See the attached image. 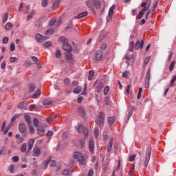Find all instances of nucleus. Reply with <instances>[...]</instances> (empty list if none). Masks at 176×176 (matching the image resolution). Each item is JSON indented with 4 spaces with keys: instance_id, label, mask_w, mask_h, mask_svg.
I'll return each instance as SVG.
<instances>
[{
    "instance_id": "59",
    "label": "nucleus",
    "mask_w": 176,
    "mask_h": 176,
    "mask_svg": "<svg viewBox=\"0 0 176 176\" xmlns=\"http://www.w3.org/2000/svg\"><path fill=\"white\" fill-rule=\"evenodd\" d=\"M107 47H108V45L106 43H103L100 45V49L102 50H106Z\"/></svg>"
},
{
    "instance_id": "26",
    "label": "nucleus",
    "mask_w": 176,
    "mask_h": 176,
    "mask_svg": "<svg viewBox=\"0 0 176 176\" xmlns=\"http://www.w3.org/2000/svg\"><path fill=\"white\" fill-rule=\"evenodd\" d=\"M31 58H32V61H34V63H35V64H36L38 68H41V65L38 63L39 60H38V58L36 56H32Z\"/></svg>"
},
{
    "instance_id": "50",
    "label": "nucleus",
    "mask_w": 176,
    "mask_h": 176,
    "mask_svg": "<svg viewBox=\"0 0 176 176\" xmlns=\"http://www.w3.org/2000/svg\"><path fill=\"white\" fill-rule=\"evenodd\" d=\"M1 68L3 70H5V69L6 68V60H3L1 64Z\"/></svg>"
},
{
    "instance_id": "37",
    "label": "nucleus",
    "mask_w": 176,
    "mask_h": 176,
    "mask_svg": "<svg viewBox=\"0 0 176 176\" xmlns=\"http://www.w3.org/2000/svg\"><path fill=\"white\" fill-rule=\"evenodd\" d=\"M12 27H13V25L12 24V23H7L6 26H5V29L7 30L8 31L12 30Z\"/></svg>"
},
{
    "instance_id": "17",
    "label": "nucleus",
    "mask_w": 176,
    "mask_h": 176,
    "mask_svg": "<svg viewBox=\"0 0 176 176\" xmlns=\"http://www.w3.org/2000/svg\"><path fill=\"white\" fill-rule=\"evenodd\" d=\"M112 145H113V138H110L109 142V144L107 145V151L108 152H111L112 151Z\"/></svg>"
},
{
    "instance_id": "62",
    "label": "nucleus",
    "mask_w": 176,
    "mask_h": 176,
    "mask_svg": "<svg viewBox=\"0 0 176 176\" xmlns=\"http://www.w3.org/2000/svg\"><path fill=\"white\" fill-rule=\"evenodd\" d=\"M12 162H14V163H17L19 162V157L17 156H14L12 157Z\"/></svg>"
},
{
    "instance_id": "56",
    "label": "nucleus",
    "mask_w": 176,
    "mask_h": 176,
    "mask_svg": "<svg viewBox=\"0 0 176 176\" xmlns=\"http://www.w3.org/2000/svg\"><path fill=\"white\" fill-rule=\"evenodd\" d=\"M44 47H50L52 46V42L47 41L43 44Z\"/></svg>"
},
{
    "instance_id": "11",
    "label": "nucleus",
    "mask_w": 176,
    "mask_h": 176,
    "mask_svg": "<svg viewBox=\"0 0 176 176\" xmlns=\"http://www.w3.org/2000/svg\"><path fill=\"white\" fill-rule=\"evenodd\" d=\"M65 57L66 59L68 60L69 63H70V64H72V63H74V58H72V54L71 53V52H65Z\"/></svg>"
},
{
    "instance_id": "45",
    "label": "nucleus",
    "mask_w": 176,
    "mask_h": 176,
    "mask_svg": "<svg viewBox=\"0 0 176 176\" xmlns=\"http://www.w3.org/2000/svg\"><path fill=\"white\" fill-rule=\"evenodd\" d=\"M41 5L43 8H46L49 5V1L47 0H42Z\"/></svg>"
},
{
    "instance_id": "15",
    "label": "nucleus",
    "mask_w": 176,
    "mask_h": 176,
    "mask_svg": "<svg viewBox=\"0 0 176 176\" xmlns=\"http://www.w3.org/2000/svg\"><path fill=\"white\" fill-rule=\"evenodd\" d=\"M94 6H95L96 9H101V1L94 0Z\"/></svg>"
},
{
    "instance_id": "25",
    "label": "nucleus",
    "mask_w": 176,
    "mask_h": 176,
    "mask_svg": "<svg viewBox=\"0 0 176 176\" xmlns=\"http://www.w3.org/2000/svg\"><path fill=\"white\" fill-rule=\"evenodd\" d=\"M32 97L34 99L39 98L41 97V89L36 90Z\"/></svg>"
},
{
    "instance_id": "8",
    "label": "nucleus",
    "mask_w": 176,
    "mask_h": 176,
    "mask_svg": "<svg viewBox=\"0 0 176 176\" xmlns=\"http://www.w3.org/2000/svg\"><path fill=\"white\" fill-rule=\"evenodd\" d=\"M35 38L37 42L42 43L46 41V36H43L42 34L37 33L35 35Z\"/></svg>"
},
{
    "instance_id": "7",
    "label": "nucleus",
    "mask_w": 176,
    "mask_h": 176,
    "mask_svg": "<svg viewBox=\"0 0 176 176\" xmlns=\"http://www.w3.org/2000/svg\"><path fill=\"white\" fill-rule=\"evenodd\" d=\"M78 133H84V136L85 138H87L89 135V129L87 128H84L83 125L80 124L78 128Z\"/></svg>"
},
{
    "instance_id": "49",
    "label": "nucleus",
    "mask_w": 176,
    "mask_h": 176,
    "mask_svg": "<svg viewBox=\"0 0 176 176\" xmlns=\"http://www.w3.org/2000/svg\"><path fill=\"white\" fill-rule=\"evenodd\" d=\"M20 117V114L19 113H16L15 115H14L12 116V118H11V122H14V120H16V119H17V118H19Z\"/></svg>"
},
{
    "instance_id": "43",
    "label": "nucleus",
    "mask_w": 176,
    "mask_h": 176,
    "mask_svg": "<svg viewBox=\"0 0 176 176\" xmlns=\"http://www.w3.org/2000/svg\"><path fill=\"white\" fill-rule=\"evenodd\" d=\"M78 113L81 115V116H85V109L83 107L78 108Z\"/></svg>"
},
{
    "instance_id": "48",
    "label": "nucleus",
    "mask_w": 176,
    "mask_h": 176,
    "mask_svg": "<svg viewBox=\"0 0 176 176\" xmlns=\"http://www.w3.org/2000/svg\"><path fill=\"white\" fill-rule=\"evenodd\" d=\"M176 81V75H174L172 77V79L170 80V87H173L174 86V83Z\"/></svg>"
},
{
    "instance_id": "24",
    "label": "nucleus",
    "mask_w": 176,
    "mask_h": 176,
    "mask_svg": "<svg viewBox=\"0 0 176 176\" xmlns=\"http://www.w3.org/2000/svg\"><path fill=\"white\" fill-rule=\"evenodd\" d=\"M125 58H126V60H128V61H131V63L134 62V56H133V54H127L125 56Z\"/></svg>"
},
{
    "instance_id": "16",
    "label": "nucleus",
    "mask_w": 176,
    "mask_h": 176,
    "mask_svg": "<svg viewBox=\"0 0 176 176\" xmlns=\"http://www.w3.org/2000/svg\"><path fill=\"white\" fill-rule=\"evenodd\" d=\"M89 149L91 153H93L94 152V141L93 140L89 141Z\"/></svg>"
},
{
    "instance_id": "2",
    "label": "nucleus",
    "mask_w": 176,
    "mask_h": 176,
    "mask_svg": "<svg viewBox=\"0 0 176 176\" xmlns=\"http://www.w3.org/2000/svg\"><path fill=\"white\" fill-rule=\"evenodd\" d=\"M58 42H61L62 43H63V50H66V52H72V47L68 43V39L67 38H65L64 36H60L58 38Z\"/></svg>"
},
{
    "instance_id": "18",
    "label": "nucleus",
    "mask_w": 176,
    "mask_h": 176,
    "mask_svg": "<svg viewBox=\"0 0 176 176\" xmlns=\"http://www.w3.org/2000/svg\"><path fill=\"white\" fill-rule=\"evenodd\" d=\"M82 90H83V88L80 86H78L73 89V93H74V94H79L82 92Z\"/></svg>"
},
{
    "instance_id": "23",
    "label": "nucleus",
    "mask_w": 176,
    "mask_h": 176,
    "mask_svg": "<svg viewBox=\"0 0 176 176\" xmlns=\"http://www.w3.org/2000/svg\"><path fill=\"white\" fill-rule=\"evenodd\" d=\"M59 5H60V0L54 1L52 9H54V10H56V9H57V8H58Z\"/></svg>"
},
{
    "instance_id": "13",
    "label": "nucleus",
    "mask_w": 176,
    "mask_h": 176,
    "mask_svg": "<svg viewBox=\"0 0 176 176\" xmlns=\"http://www.w3.org/2000/svg\"><path fill=\"white\" fill-rule=\"evenodd\" d=\"M96 59L100 61V60H102V57H104V55L102 54V52L98 50L96 52Z\"/></svg>"
},
{
    "instance_id": "58",
    "label": "nucleus",
    "mask_w": 176,
    "mask_h": 176,
    "mask_svg": "<svg viewBox=\"0 0 176 176\" xmlns=\"http://www.w3.org/2000/svg\"><path fill=\"white\" fill-rule=\"evenodd\" d=\"M150 60H151V58H150V57H146V58H145L144 67H145V65H148V63H149Z\"/></svg>"
},
{
    "instance_id": "29",
    "label": "nucleus",
    "mask_w": 176,
    "mask_h": 176,
    "mask_svg": "<svg viewBox=\"0 0 176 176\" xmlns=\"http://www.w3.org/2000/svg\"><path fill=\"white\" fill-rule=\"evenodd\" d=\"M103 87H104V84L102 82H98V87H97L98 93H100V91L102 90Z\"/></svg>"
},
{
    "instance_id": "40",
    "label": "nucleus",
    "mask_w": 176,
    "mask_h": 176,
    "mask_svg": "<svg viewBox=\"0 0 176 176\" xmlns=\"http://www.w3.org/2000/svg\"><path fill=\"white\" fill-rule=\"evenodd\" d=\"M115 122V118L113 117H109V125L112 126L113 124V122Z\"/></svg>"
},
{
    "instance_id": "61",
    "label": "nucleus",
    "mask_w": 176,
    "mask_h": 176,
    "mask_svg": "<svg viewBox=\"0 0 176 176\" xmlns=\"http://www.w3.org/2000/svg\"><path fill=\"white\" fill-rule=\"evenodd\" d=\"M3 43H4L5 45H6V43H8L9 42V38L8 37H3V40H2Z\"/></svg>"
},
{
    "instance_id": "39",
    "label": "nucleus",
    "mask_w": 176,
    "mask_h": 176,
    "mask_svg": "<svg viewBox=\"0 0 176 176\" xmlns=\"http://www.w3.org/2000/svg\"><path fill=\"white\" fill-rule=\"evenodd\" d=\"M129 52H133L134 50L135 46H134V41H131L129 43Z\"/></svg>"
},
{
    "instance_id": "63",
    "label": "nucleus",
    "mask_w": 176,
    "mask_h": 176,
    "mask_svg": "<svg viewBox=\"0 0 176 176\" xmlns=\"http://www.w3.org/2000/svg\"><path fill=\"white\" fill-rule=\"evenodd\" d=\"M134 168H135V166L132 165L131 169L129 170V174H133L134 173Z\"/></svg>"
},
{
    "instance_id": "44",
    "label": "nucleus",
    "mask_w": 176,
    "mask_h": 176,
    "mask_svg": "<svg viewBox=\"0 0 176 176\" xmlns=\"http://www.w3.org/2000/svg\"><path fill=\"white\" fill-rule=\"evenodd\" d=\"M8 169L10 173H11V174H14V165L13 164L10 165Z\"/></svg>"
},
{
    "instance_id": "22",
    "label": "nucleus",
    "mask_w": 176,
    "mask_h": 176,
    "mask_svg": "<svg viewBox=\"0 0 176 176\" xmlns=\"http://www.w3.org/2000/svg\"><path fill=\"white\" fill-rule=\"evenodd\" d=\"M35 143V141L34 139H30L28 142V151H31L34 146V144Z\"/></svg>"
},
{
    "instance_id": "34",
    "label": "nucleus",
    "mask_w": 176,
    "mask_h": 176,
    "mask_svg": "<svg viewBox=\"0 0 176 176\" xmlns=\"http://www.w3.org/2000/svg\"><path fill=\"white\" fill-rule=\"evenodd\" d=\"M35 85H34V84H30L29 85V91L30 93H34V91H35Z\"/></svg>"
},
{
    "instance_id": "20",
    "label": "nucleus",
    "mask_w": 176,
    "mask_h": 176,
    "mask_svg": "<svg viewBox=\"0 0 176 176\" xmlns=\"http://www.w3.org/2000/svg\"><path fill=\"white\" fill-rule=\"evenodd\" d=\"M41 155V149L39 148H34L33 149V156L38 157Z\"/></svg>"
},
{
    "instance_id": "42",
    "label": "nucleus",
    "mask_w": 176,
    "mask_h": 176,
    "mask_svg": "<svg viewBox=\"0 0 176 176\" xmlns=\"http://www.w3.org/2000/svg\"><path fill=\"white\" fill-rule=\"evenodd\" d=\"M10 50L11 52H14L16 50V45H14V43L12 42L10 45Z\"/></svg>"
},
{
    "instance_id": "21",
    "label": "nucleus",
    "mask_w": 176,
    "mask_h": 176,
    "mask_svg": "<svg viewBox=\"0 0 176 176\" xmlns=\"http://www.w3.org/2000/svg\"><path fill=\"white\" fill-rule=\"evenodd\" d=\"M87 14H88L87 12H83L78 14L76 16L74 17V19H82V17H86Z\"/></svg>"
},
{
    "instance_id": "19",
    "label": "nucleus",
    "mask_w": 176,
    "mask_h": 176,
    "mask_svg": "<svg viewBox=\"0 0 176 176\" xmlns=\"http://www.w3.org/2000/svg\"><path fill=\"white\" fill-rule=\"evenodd\" d=\"M88 8H90L91 9H93L94 6V0H89L85 2Z\"/></svg>"
},
{
    "instance_id": "10",
    "label": "nucleus",
    "mask_w": 176,
    "mask_h": 176,
    "mask_svg": "<svg viewBox=\"0 0 176 176\" xmlns=\"http://www.w3.org/2000/svg\"><path fill=\"white\" fill-rule=\"evenodd\" d=\"M142 47H144V40L138 41L135 45V50H138V49H142Z\"/></svg>"
},
{
    "instance_id": "41",
    "label": "nucleus",
    "mask_w": 176,
    "mask_h": 176,
    "mask_svg": "<svg viewBox=\"0 0 176 176\" xmlns=\"http://www.w3.org/2000/svg\"><path fill=\"white\" fill-rule=\"evenodd\" d=\"M175 65V60H173V62H171V63L169 66V71L170 72L174 70Z\"/></svg>"
},
{
    "instance_id": "47",
    "label": "nucleus",
    "mask_w": 176,
    "mask_h": 176,
    "mask_svg": "<svg viewBox=\"0 0 176 176\" xmlns=\"http://www.w3.org/2000/svg\"><path fill=\"white\" fill-rule=\"evenodd\" d=\"M55 56L56 58H61V51L58 50L55 53Z\"/></svg>"
},
{
    "instance_id": "4",
    "label": "nucleus",
    "mask_w": 176,
    "mask_h": 176,
    "mask_svg": "<svg viewBox=\"0 0 176 176\" xmlns=\"http://www.w3.org/2000/svg\"><path fill=\"white\" fill-rule=\"evenodd\" d=\"M152 153V148L148 147L146 151V155L144 157V166L146 167L149 164V161L151 160V154Z\"/></svg>"
},
{
    "instance_id": "32",
    "label": "nucleus",
    "mask_w": 176,
    "mask_h": 176,
    "mask_svg": "<svg viewBox=\"0 0 176 176\" xmlns=\"http://www.w3.org/2000/svg\"><path fill=\"white\" fill-rule=\"evenodd\" d=\"M17 108H19V109H24L25 108V103L23 102L19 103Z\"/></svg>"
},
{
    "instance_id": "53",
    "label": "nucleus",
    "mask_w": 176,
    "mask_h": 176,
    "mask_svg": "<svg viewBox=\"0 0 176 176\" xmlns=\"http://www.w3.org/2000/svg\"><path fill=\"white\" fill-rule=\"evenodd\" d=\"M10 127H12V125L9 124L8 126H6V129L3 131V134H8V131L10 130Z\"/></svg>"
},
{
    "instance_id": "6",
    "label": "nucleus",
    "mask_w": 176,
    "mask_h": 176,
    "mask_svg": "<svg viewBox=\"0 0 176 176\" xmlns=\"http://www.w3.org/2000/svg\"><path fill=\"white\" fill-rule=\"evenodd\" d=\"M151 80V69H148L147 73L145 76V88L148 89L149 87V82Z\"/></svg>"
},
{
    "instance_id": "64",
    "label": "nucleus",
    "mask_w": 176,
    "mask_h": 176,
    "mask_svg": "<svg viewBox=\"0 0 176 176\" xmlns=\"http://www.w3.org/2000/svg\"><path fill=\"white\" fill-rule=\"evenodd\" d=\"M135 159V155H133L129 156V161L134 162Z\"/></svg>"
},
{
    "instance_id": "3",
    "label": "nucleus",
    "mask_w": 176,
    "mask_h": 176,
    "mask_svg": "<svg viewBox=\"0 0 176 176\" xmlns=\"http://www.w3.org/2000/svg\"><path fill=\"white\" fill-rule=\"evenodd\" d=\"M73 156L74 159H76L80 164H82V166H85L86 163H87L86 159H85V156L83 155V154H82L79 151H75Z\"/></svg>"
},
{
    "instance_id": "31",
    "label": "nucleus",
    "mask_w": 176,
    "mask_h": 176,
    "mask_svg": "<svg viewBox=\"0 0 176 176\" xmlns=\"http://www.w3.org/2000/svg\"><path fill=\"white\" fill-rule=\"evenodd\" d=\"M34 14H35V11L32 10L30 12V14L27 16L28 21L31 20L32 17H34Z\"/></svg>"
},
{
    "instance_id": "30",
    "label": "nucleus",
    "mask_w": 176,
    "mask_h": 176,
    "mask_svg": "<svg viewBox=\"0 0 176 176\" xmlns=\"http://www.w3.org/2000/svg\"><path fill=\"white\" fill-rule=\"evenodd\" d=\"M56 119V116H52L51 117H48L46 118V122L47 123H52V122H53V120H54Z\"/></svg>"
},
{
    "instance_id": "35",
    "label": "nucleus",
    "mask_w": 176,
    "mask_h": 176,
    "mask_svg": "<svg viewBox=\"0 0 176 176\" xmlns=\"http://www.w3.org/2000/svg\"><path fill=\"white\" fill-rule=\"evenodd\" d=\"M50 160H52V158H48L45 162H43L44 169L47 168V166H49V163L50 162Z\"/></svg>"
},
{
    "instance_id": "28",
    "label": "nucleus",
    "mask_w": 176,
    "mask_h": 176,
    "mask_svg": "<svg viewBox=\"0 0 176 176\" xmlns=\"http://www.w3.org/2000/svg\"><path fill=\"white\" fill-rule=\"evenodd\" d=\"M24 119L27 122L28 126H30V124H31V117H30L29 115L26 114L24 116Z\"/></svg>"
},
{
    "instance_id": "33",
    "label": "nucleus",
    "mask_w": 176,
    "mask_h": 176,
    "mask_svg": "<svg viewBox=\"0 0 176 176\" xmlns=\"http://www.w3.org/2000/svg\"><path fill=\"white\" fill-rule=\"evenodd\" d=\"M33 124L34 126V127H37L38 128V124H39V121L38 120V118H33Z\"/></svg>"
},
{
    "instance_id": "54",
    "label": "nucleus",
    "mask_w": 176,
    "mask_h": 176,
    "mask_svg": "<svg viewBox=\"0 0 176 176\" xmlns=\"http://www.w3.org/2000/svg\"><path fill=\"white\" fill-rule=\"evenodd\" d=\"M31 65H32V62H31L30 60H27V61L24 63V66H25V67H31Z\"/></svg>"
},
{
    "instance_id": "27",
    "label": "nucleus",
    "mask_w": 176,
    "mask_h": 176,
    "mask_svg": "<svg viewBox=\"0 0 176 176\" xmlns=\"http://www.w3.org/2000/svg\"><path fill=\"white\" fill-rule=\"evenodd\" d=\"M52 102L50 100H44L43 101V105H44V107H49V105H52Z\"/></svg>"
},
{
    "instance_id": "46",
    "label": "nucleus",
    "mask_w": 176,
    "mask_h": 176,
    "mask_svg": "<svg viewBox=\"0 0 176 176\" xmlns=\"http://www.w3.org/2000/svg\"><path fill=\"white\" fill-rule=\"evenodd\" d=\"M159 3V1L157 0L155 3V5L153 6V10H152V13L155 14L156 13V9L157 8V3Z\"/></svg>"
},
{
    "instance_id": "52",
    "label": "nucleus",
    "mask_w": 176,
    "mask_h": 176,
    "mask_svg": "<svg viewBox=\"0 0 176 176\" xmlns=\"http://www.w3.org/2000/svg\"><path fill=\"white\" fill-rule=\"evenodd\" d=\"M94 136L98 138V134H99V130L98 129L96 128L94 130Z\"/></svg>"
},
{
    "instance_id": "38",
    "label": "nucleus",
    "mask_w": 176,
    "mask_h": 176,
    "mask_svg": "<svg viewBox=\"0 0 176 176\" xmlns=\"http://www.w3.org/2000/svg\"><path fill=\"white\" fill-rule=\"evenodd\" d=\"M27 151V143H23L21 146V152H25Z\"/></svg>"
},
{
    "instance_id": "36",
    "label": "nucleus",
    "mask_w": 176,
    "mask_h": 176,
    "mask_svg": "<svg viewBox=\"0 0 176 176\" xmlns=\"http://www.w3.org/2000/svg\"><path fill=\"white\" fill-rule=\"evenodd\" d=\"M94 76V71L91 70L89 72V76L88 80H91L93 79V77Z\"/></svg>"
},
{
    "instance_id": "55",
    "label": "nucleus",
    "mask_w": 176,
    "mask_h": 176,
    "mask_svg": "<svg viewBox=\"0 0 176 176\" xmlns=\"http://www.w3.org/2000/svg\"><path fill=\"white\" fill-rule=\"evenodd\" d=\"M109 91V86H106L104 89V96H107V94H108Z\"/></svg>"
},
{
    "instance_id": "9",
    "label": "nucleus",
    "mask_w": 176,
    "mask_h": 176,
    "mask_svg": "<svg viewBox=\"0 0 176 176\" xmlns=\"http://www.w3.org/2000/svg\"><path fill=\"white\" fill-rule=\"evenodd\" d=\"M113 10H115V5H113L109 10L108 16L107 17V20L109 21V20L112 19V16H113Z\"/></svg>"
},
{
    "instance_id": "60",
    "label": "nucleus",
    "mask_w": 176,
    "mask_h": 176,
    "mask_svg": "<svg viewBox=\"0 0 176 176\" xmlns=\"http://www.w3.org/2000/svg\"><path fill=\"white\" fill-rule=\"evenodd\" d=\"M53 32H54L53 29H49L48 30H47L45 32V34L46 35H52V34H53Z\"/></svg>"
},
{
    "instance_id": "5",
    "label": "nucleus",
    "mask_w": 176,
    "mask_h": 176,
    "mask_svg": "<svg viewBox=\"0 0 176 176\" xmlns=\"http://www.w3.org/2000/svg\"><path fill=\"white\" fill-rule=\"evenodd\" d=\"M104 118L105 114H104L102 112H100L99 113V118L96 120V124H98V126L100 127H102V126H104Z\"/></svg>"
},
{
    "instance_id": "51",
    "label": "nucleus",
    "mask_w": 176,
    "mask_h": 176,
    "mask_svg": "<svg viewBox=\"0 0 176 176\" xmlns=\"http://www.w3.org/2000/svg\"><path fill=\"white\" fill-rule=\"evenodd\" d=\"M29 129H30V131L32 134H34V133H35V129H34V126H32V124H30V125H28Z\"/></svg>"
},
{
    "instance_id": "57",
    "label": "nucleus",
    "mask_w": 176,
    "mask_h": 176,
    "mask_svg": "<svg viewBox=\"0 0 176 176\" xmlns=\"http://www.w3.org/2000/svg\"><path fill=\"white\" fill-rule=\"evenodd\" d=\"M85 141H86V139L85 138H82L81 140H80V144L82 147L85 146Z\"/></svg>"
},
{
    "instance_id": "1",
    "label": "nucleus",
    "mask_w": 176,
    "mask_h": 176,
    "mask_svg": "<svg viewBox=\"0 0 176 176\" xmlns=\"http://www.w3.org/2000/svg\"><path fill=\"white\" fill-rule=\"evenodd\" d=\"M147 3L143 2L141 5V7L143 8L142 10L139 12L138 16H137V19L140 20V19H142L144 16V14L146 13L145 19H148V16H149V13H151V3L146 6Z\"/></svg>"
},
{
    "instance_id": "12",
    "label": "nucleus",
    "mask_w": 176,
    "mask_h": 176,
    "mask_svg": "<svg viewBox=\"0 0 176 176\" xmlns=\"http://www.w3.org/2000/svg\"><path fill=\"white\" fill-rule=\"evenodd\" d=\"M19 130L20 133H21L22 134H24V133L27 131V126H25V124H23V123L19 124Z\"/></svg>"
},
{
    "instance_id": "14",
    "label": "nucleus",
    "mask_w": 176,
    "mask_h": 176,
    "mask_svg": "<svg viewBox=\"0 0 176 176\" xmlns=\"http://www.w3.org/2000/svg\"><path fill=\"white\" fill-rule=\"evenodd\" d=\"M37 133L38 134V135H45V128H43V126H40L37 128Z\"/></svg>"
}]
</instances>
